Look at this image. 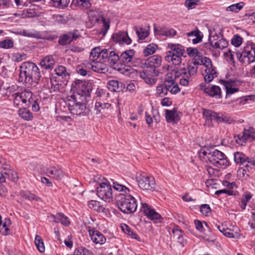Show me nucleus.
<instances>
[{
    "label": "nucleus",
    "instance_id": "49",
    "mask_svg": "<svg viewBox=\"0 0 255 255\" xmlns=\"http://www.w3.org/2000/svg\"><path fill=\"white\" fill-rule=\"evenodd\" d=\"M223 234L225 236L230 238H236L239 236V234L237 231H234L229 228H225L223 231Z\"/></svg>",
    "mask_w": 255,
    "mask_h": 255
},
{
    "label": "nucleus",
    "instance_id": "23",
    "mask_svg": "<svg viewBox=\"0 0 255 255\" xmlns=\"http://www.w3.org/2000/svg\"><path fill=\"white\" fill-rule=\"evenodd\" d=\"M162 58L158 55H154L148 58L145 61V66L150 67L155 69L160 66L161 64Z\"/></svg>",
    "mask_w": 255,
    "mask_h": 255
},
{
    "label": "nucleus",
    "instance_id": "8",
    "mask_svg": "<svg viewBox=\"0 0 255 255\" xmlns=\"http://www.w3.org/2000/svg\"><path fill=\"white\" fill-rule=\"evenodd\" d=\"M203 153L207 156L210 162L216 167L224 168L229 165V161L226 155L217 149L209 152L204 151Z\"/></svg>",
    "mask_w": 255,
    "mask_h": 255
},
{
    "label": "nucleus",
    "instance_id": "46",
    "mask_svg": "<svg viewBox=\"0 0 255 255\" xmlns=\"http://www.w3.org/2000/svg\"><path fill=\"white\" fill-rule=\"evenodd\" d=\"M244 5V2H240L227 7L226 10L228 11L238 12L243 7Z\"/></svg>",
    "mask_w": 255,
    "mask_h": 255
},
{
    "label": "nucleus",
    "instance_id": "11",
    "mask_svg": "<svg viewBox=\"0 0 255 255\" xmlns=\"http://www.w3.org/2000/svg\"><path fill=\"white\" fill-rule=\"evenodd\" d=\"M139 187L143 190L152 191L155 187L154 178L151 176L139 174L136 176Z\"/></svg>",
    "mask_w": 255,
    "mask_h": 255
},
{
    "label": "nucleus",
    "instance_id": "64",
    "mask_svg": "<svg viewBox=\"0 0 255 255\" xmlns=\"http://www.w3.org/2000/svg\"><path fill=\"white\" fill-rule=\"evenodd\" d=\"M172 233L173 235V238L176 240L183 235L181 230L177 227L172 230Z\"/></svg>",
    "mask_w": 255,
    "mask_h": 255
},
{
    "label": "nucleus",
    "instance_id": "59",
    "mask_svg": "<svg viewBox=\"0 0 255 255\" xmlns=\"http://www.w3.org/2000/svg\"><path fill=\"white\" fill-rule=\"evenodd\" d=\"M200 212L205 216H208L209 214L211 213V208L208 204H202L200 206Z\"/></svg>",
    "mask_w": 255,
    "mask_h": 255
},
{
    "label": "nucleus",
    "instance_id": "6",
    "mask_svg": "<svg viewBox=\"0 0 255 255\" xmlns=\"http://www.w3.org/2000/svg\"><path fill=\"white\" fill-rule=\"evenodd\" d=\"M77 96L78 97L67 96L66 104L71 114L75 115H83L86 109L85 104L83 103L85 99L80 96Z\"/></svg>",
    "mask_w": 255,
    "mask_h": 255
},
{
    "label": "nucleus",
    "instance_id": "63",
    "mask_svg": "<svg viewBox=\"0 0 255 255\" xmlns=\"http://www.w3.org/2000/svg\"><path fill=\"white\" fill-rule=\"evenodd\" d=\"M84 68H88L84 65V63L83 65H79L77 68V73L83 76H86L87 74V71Z\"/></svg>",
    "mask_w": 255,
    "mask_h": 255
},
{
    "label": "nucleus",
    "instance_id": "1",
    "mask_svg": "<svg viewBox=\"0 0 255 255\" xmlns=\"http://www.w3.org/2000/svg\"><path fill=\"white\" fill-rule=\"evenodd\" d=\"M113 187L115 190L123 192L116 196V204L119 209L125 214L135 212L137 207L136 200L130 194L129 189L118 182H113Z\"/></svg>",
    "mask_w": 255,
    "mask_h": 255
},
{
    "label": "nucleus",
    "instance_id": "28",
    "mask_svg": "<svg viewBox=\"0 0 255 255\" xmlns=\"http://www.w3.org/2000/svg\"><path fill=\"white\" fill-rule=\"evenodd\" d=\"M22 100V104L28 107L30 106V104L33 103V94L29 90H25L20 92Z\"/></svg>",
    "mask_w": 255,
    "mask_h": 255
},
{
    "label": "nucleus",
    "instance_id": "54",
    "mask_svg": "<svg viewBox=\"0 0 255 255\" xmlns=\"http://www.w3.org/2000/svg\"><path fill=\"white\" fill-rule=\"evenodd\" d=\"M136 33L139 39L142 40L148 35V32L142 28H135Z\"/></svg>",
    "mask_w": 255,
    "mask_h": 255
},
{
    "label": "nucleus",
    "instance_id": "25",
    "mask_svg": "<svg viewBox=\"0 0 255 255\" xmlns=\"http://www.w3.org/2000/svg\"><path fill=\"white\" fill-rule=\"evenodd\" d=\"M165 119L168 123H175L180 120L179 112L174 108L172 110H165Z\"/></svg>",
    "mask_w": 255,
    "mask_h": 255
},
{
    "label": "nucleus",
    "instance_id": "45",
    "mask_svg": "<svg viewBox=\"0 0 255 255\" xmlns=\"http://www.w3.org/2000/svg\"><path fill=\"white\" fill-rule=\"evenodd\" d=\"M56 74L59 76H61L62 78H66L69 76V74L66 71V67L60 65L55 69Z\"/></svg>",
    "mask_w": 255,
    "mask_h": 255
},
{
    "label": "nucleus",
    "instance_id": "26",
    "mask_svg": "<svg viewBox=\"0 0 255 255\" xmlns=\"http://www.w3.org/2000/svg\"><path fill=\"white\" fill-rule=\"evenodd\" d=\"M203 115L205 118L206 124L210 125L213 120L216 122L218 120V113L210 110L203 109Z\"/></svg>",
    "mask_w": 255,
    "mask_h": 255
},
{
    "label": "nucleus",
    "instance_id": "36",
    "mask_svg": "<svg viewBox=\"0 0 255 255\" xmlns=\"http://www.w3.org/2000/svg\"><path fill=\"white\" fill-rule=\"evenodd\" d=\"M111 105L108 103H103L101 102H96L95 105V111L96 114L98 115L104 112L105 110H108L110 108Z\"/></svg>",
    "mask_w": 255,
    "mask_h": 255
},
{
    "label": "nucleus",
    "instance_id": "48",
    "mask_svg": "<svg viewBox=\"0 0 255 255\" xmlns=\"http://www.w3.org/2000/svg\"><path fill=\"white\" fill-rule=\"evenodd\" d=\"M225 123L228 124H232L235 123V121L230 117L224 115L220 116L218 113V120H217V123Z\"/></svg>",
    "mask_w": 255,
    "mask_h": 255
},
{
    "label": "nucleus",
    "instance_id": "12",
    "mask_svg": "<svg viewBox=\"0 0 255 255\" xmlns=\"http://www.w3.org/2000/svg\"><path fill=\"white\" fill-rule=\"evenodd\" d=\"M158 70L150 67L145 66L139 73V76L148 84L153 85L156 83L154 77L158 76Z\"/></svg>",
    "mask_w": 255,
    "mask_h": 255
},
{
    "label": "nucleus",
    "instance_id": "5",
    "mask_svg": "<svg viewBox=\"0 0 255 255\" xmlns=\"http://www.w3.org/2000/svg\"><path fill=\"white\" fill-rule=\"evenodd\" d=\"M198 67L189 64L187 69L181 68L178 70L176 73V77H180L179 83L180 85L186 86L189 85V82L197 75Z\"/></svg>",
    "mask_w": 255,
    "mask_h": 255
},
{
    "label": "nucleus",
    "instance_id": "42",
    "mask_svg": "<svg viewBox=\"0 0 255 255\" xmlns=\"http://www.w3.org/2000/svg\"><path fill=\"white\" fill-rule=\"evenodd\" d=\"M252 197V195L250 193H246L243 195L241 199V202L240 204V207L243 209H246V206Z\"/></svg>",
    "mask_w": 255,
    "mask_h": 255
},
{
    "label": "nucleus",
    "instance_id": "58",
    "mask_svg": "<svg viewBox=\"0 0 255 255\" xmlns=\"http://www.w3.org/2000/svg\"><path fill=\"white\" fill-rule=\"evenodd\" d=\"M243 38L239 35H235L232 39V44L236 47L240 46L242 43Z\"/></svg>",
    "mask_w": 255,
    "mask_h": 255
},
{
    "label": "nucleus",
    "instance_id": "47",
    "mask_svg": "<svg viewBox=\"0 0 255 255\" xmlns=\"http://www.w3.org/2000/svg\"><path fill=\"white\" fill-rule=\"evenodd\" d=\"M235 138L237 143L242 146L245 145L246 142L249 141L247 138H246V135L244 132L235 136Z\"/></svg>",
    "mask_w": 255,
    "mask_h": 255
},
{
    "label": "nucleus",
    "instance_id": "14",
    "mask_svg": "<svg viewBox=\"0 0 255 255\" xmlns=\"http://www.w3.org/2000/svg\"><path fill=\"white\" fill-rule=\"evenodd\" d=\"M21 33L24 36L48 40H53L57 37V35L51 34L47 31L40 32L35 30H23Z\"/></svg>",
    "mask_w": 255,
    "mask_h": 255
},
{
    "label": "nucleus",
    "instance_id": "62",
    "mask_svg": "<svg viewBox=\"0 0 255 255\" xmlns=\"http://www.w3.org/2000/svg\"><path fill=\"white\" fill-rule=\"evenodd\" d=\"M202 65H205L206 69L215 68L212 65L211 60L207 57H202Z\"/></svg>",
    "mask_w": 255,
    "mask_h": 255
},
{
    "label": "nucleus",
    "instance_id": "18",
    "mask_svg": "<svg viewBox=\"0 0 255 255\" xmlns=\"http://www.w3.org/2000/svg\"><path fill=\"white\" fill-rule=\"evenodd\" d=\"M112 39L115 42H118L120 44L128 45L131 42V40L129 37L128 33L125 31H119L114 33Z\"/></svg>",
    "mask_w": 255,
    "mask_h": 255
},
{
    "label": "nucleus",
    "instance_id": "15",
    "mask_svg": "<svg viewBox=\"0 0 255 255\" xmlns=\"http://www.w3.org/2000/svg\"><path fill=\"white\" fill-rule=\"evenodd\" d=\"M234 157V161L236 164L242 165L244 167H249L250 165L255 166V160L252 158L248 157L243 152H235Z\"/></svg>",
    "mask_w": 255,
    "mask_h": 255
},
{
    "label": "nucleus",
    "instance_id": "38",
    "mask_svg": "<svg viewBox=\"0 0 255 255\" xmlns=\"http://www.w3.org/2000/svg\"><path fill=\"white\" fill-rule=\"evenodd\" d=\"M11 225V221L9 218H6L3 222L0 223V232L3 235H6L9 231L8 228Z\"/></svg>",
    "mask_w": 255,
    "mask_h": 255
},
{
    "label": "nucleus",
    "instance_id": "9",
    "mask_svg": "<svg viewBox=\"0 0 255 255\" xmlns=\"http://www.w3.org/2000/svg\"><path fill=\"white\" fill-rule=\"evenodd\" d=\"M99 54L92 55V51L90 52L89 62L85 61L84 65L88 69H92L94 71L98 73H105L107 71V65L105 64L103 59L99 57Z\"/></svg>",
    "mask_w": 255,
    "mask_h": 255
},
{
    "label": "nucleus",
    "instance_id": "20",
    "mask_svg": "<svg viewBox=\"0 0 255 255\" xmlns=\"http://www.w3.org/2000/svg\"><path fill=\"white\" fill-rule=\"evenodd\" d=\"M155 34L172 37L177 34V32L173 28H167L165 27L158 26L154 27Z\"/></svg>",
    "mask_w": 255,
    "mask_h": 255
},
{
    "label": "nucleus",
    "instance_id": "4",
    "mask_svg": "<svg viewBox=\"0 0 255 255\" xmlns=\"http://www.w3.org/2000/svg\"><path fill=\"white\" fill-rule=\"evenodd\" d=\"M96 54H99V57L102 59L104 62H108L113 68L122 73H124L123 69L114 66L119 62L120 63V56L115 51L109 50V49H103L100 47H95L92 50V55H96Z\"/></svg>",
    "mask_w": 255,
    "mask_h": 255
},
{
    "label": "nucleus",
    "instance_id": "40",
    "mask_svg": "<svg viewBox=\"0 0 255 255\" xmlns=\"http://www.w3.org/2000/svg\"><path fill=\"white\" fill-rule=\"evenodd\" d=\"M157 49V45L154 44H148L143 51V54L145 57L153 54Z\"/></svg>",
    "mask_w": 255,
    "mask_h": 255
},
{
    "label": "nucleus",
    "instance_id": "2",
    "mask_svg": "<svg viewBox=\"0 0 255 255\" xmlns=\"http://www.w3.org/2000/svg\"><path fill=\"white\" fill-rule=\"evenodd\" d=\"M41 75L38 67L33 63L27 62L22 63L20 67L19 81L24 82L28 86H35L40 80Z\"/></svg>",
    "mask_w": 255,
    "mask_h": 255
},
{
    "label": "nucleus",
    "instance_id": "3",
    "mask_svg": "<svg viewBox=\"0 0 255 255\" xmlns=\"http://www.w3.org/2000/svg\"><path fill=\"white\" fill-rule=\"evenodd\" d=\"M230 52V59L236 55L239 60L243 64H249L255 61V44L252 41H248L241 51Z\"/></svg>",
    "mask_w": 255,
    "mask_h": 255
},
{
    "label": "nucleus",
    "instance_id": "32",
    "mask_svg": "<svg viewBox=\"0 0 255 255\" xmlns=\"http://www.w3.org/2000/svg\"><path fill=\"white\" fill-rule=\"evenodd\" d=\"M183 56V55L174 54V53L167 52L165 59L168 62H172L174 65H178L181 63ZM184 56L185 57V56Z\"/></svg>",
    "mask_w": 255,
    "mask_h": 255
},
{
    "label": "nucleus",
    "instance_id": "55",
    "mask_svg": "<svg viewBox=\"0 0 255 255\" xmlns=\"http://www.w3.org/2000/svg\"><path fill=\"white\" fill-rule=\"evenodd\" d=\"M238 175L243 179H247L249 176V170L248 167L240 168L237 171Z\"/></svg>",
    "mask_w": 255,
    "mask_h": 255
},
{
    "label": "nucleus",
    "instance_id": "39",
    "mask_svg": "<svg viewBox=\"0 0 255 255\" xmlns=\"http://www.w3.org/2000/svg\"><path fill=\"white\" fill-rule=\"evenodd\" d=\"M168 94L165 82L163 83L159 84L156 87V95L158 97H162L167 95Z\"/></svg>",
    "mask_w": 255,
    "mask_h": 255
},
{
    "label": "nucleus",
    "instance_id": "43",
    "mask_svg": "<svg viewBox=\"0 0 255 255\" xmlns=\"http://www.w3.org/2000/svg\"><path fill=\"white\" fill-rule=\"evenodd\" d=\"M215 49H223L228 45V41L224 38H220L219 40L214 43Z\"/></svg>",
    "mask_w": 255,
    "mask_h": 255
},
{
    "label": "nucleus",
    "instance_id": "53",
    "mask_svg": "<svg viewBox=\"0 0 255 255\" xmlns=\"http://www.w3.org/2000/svg\"><path fill=\"white\" fill-rule=\"evenodd\" d=\"M4 174L6 175L7 178L11 180L12 182H16L18 180V177L17 173L14 171L8 170L4 172Z\"/></svg>",
    "mask_w": 255,
    "mask_h": 255
},
{
    "label": "nucleus",
    "instance_id": "37",
    "mask_svg": "<svg viewBox=\"0 0 255 255\" xmlns=\"http://www.w3.org/2000/svg\"><path fill=\"white\" fill-rule=\"evenodd\" d=\"M90 208L93 209L99 212H106L107 209L101 205L100 203L96 200H91L88 202Z\"/></svg>",
    "mask_w": 255,
    "mask_h": 255
},
{
    "label": "nucleus",
    "instance_id": "10",
    "mask_svg": "<svg viewBox=\"0 0 255 255\" xmlns=\"http://www.w3.org/2000/svg\"><path fill=\"white\" fill-rule=\"evenodd\" d=\"M98 196L106 202L110 203L113 201V195L111 185L108 182H103L97 188Z\"/></svg>",
    "mask_w": 255,
    "mask_h": 255
},
{
    "label": "nucleus",
    "instance_id": "31",
    "mask_svg": "<svg viewBox=\"0 0 255 255\" xmlns=\"http://www.w3.org/2000/svg\"><path fill=\"white\" fill-rule=\"evenodd\" d=\"M202 75L204 76L205 82L209 83L214 79V78L217 77L218 73L216 72L215 68L210 69L209 68L205 70V72L202 74Z\"/></svg>",
    "mask_w": 255,
    "mask_h": 255
},
{
    "label": "nucleus",
    "instance_id": "19",
    "mask_svg": "<svg viewBox=\"0 0 255 255\" xmlns=\"http://www.w3.org/2000/svg\"><path fill=\"white\" fill-rule=\"evenodd\" d=\"M89 234L91 240L96 244L103 245L106 241L105 236L98 231L89 229Z\"/></svg>",
    "mask_w": 255,
    "mask_h": 255
},
{
    "label": "nucleus",
    "instance_id": "30",
    "mask_svg": "<svg viewBox=\"0 0 255 255\" xmlns=\"http://www.w3.org/2000/svg\"><path fill=\"white\" fill-rule=\"evenodd\" d=\"M168 47L170 49V51L167 52L174 53V54L184 56L185 54L184 47L179 44L169 43Z\"/></svg>",
    "mask_w": 255,
    "mask_h": 255
},
{
    "label": "nucleus",
    "instance_id": "16",
    "mask_svg": "<svg viewBox=\"0 0 255 255\" xmlns=\"http://www.w3.org/2000/svg\"><path fill=\"white\" fill-rule=\"evenodd\" d=\"M140 211V212H143L144 215L149 219L155 222L159 221L161 219L160 215L145 203H141Z\"/></svg>",
    "mask_w": 255,
    "mask_h": 255
},
{
    "label": "nucleus",
    "instance_id": "51",
    "mask_svg": "<svg viewBox=\"0 0 255 255\" xmlns=\"http://www.w3.org/2000/svg\"><path fill=\"white\" fill-rule=\"evenodd\" d=\"M13 42L10 39H6L0 41V48L10 49L13 47Z\"/></svg>",
    "mask_w": 255,
    "mask_h": 255
},
{
    "label": "nucleus",
    "instance_id": "33",
    "mask_svg": "<svg viewBox=\"0 0 255 255\" xmlns=\"http://www.w3.org/2000/svg\"><path fill=\"white\" fill-rule=\"evenodd\" d=\"M17 114L21 119L26 121H31L33 118L32 114L26 108H20Z\"/></svg>",
    "mask_w": 255,
    "mask_h": 255
},
{
    "label": "nucleus",
    "instance_id": "41",
    "mask_svg": "<svg viewBox=\"0 0 255 255\" xmlns=\"http://www.w3.org/2000/svg\"><path fill=\"white\" fill-rule=\"evenodd\" d=\"M34 243L37 250L40 253H43L45 251V247L44 245V243L40 236L36 235L35 236Z\"/></svg>",
    "mask_w": 255,
    "mask_h": 255
},
{
    "label": "nucleus",
    "instance_id": "21",
    "mask_svg": "<svg viewBox=\"0 0 255 255\" xmlns=\"http://www.w3.org/2000/svg\"><path fill=\"white\" fill-rule=\"evenodd\" d=\"M47 174L48 176L51 175L53 178L57 180H61L64 176V172L58 166H52L47 168Z\"/></svg>",
    "mask_w": 255,
    "mask_h": 255
},
{
    "label": "nucleus",
    "instance_id": "34",
    "mask_svg": "<svg viewBox=\"0 0 255 255\" xmlns=\"http://www.w3.org/2000/svg\"><path fill=\"white\" fill-rule=\"evenodd\" d=\"M214 42L211 37L209 38V42H206L200 45V50L203 51L206 55L209 54L213 52L214 48Z\"/></svg>",
    "mask_w": 255,
    "mask_h": 255
},
{
    "label": "nucleus",
    "instance_id": "60",
    "mask_svg": "<svg viewBox=\"0 0 255 255\" xmlns=\"http://www.w3.org/2000/svg\"><path fill=\"white\" fill-rule=\"evenodd\" d=\"M74 255H91V254L87 249L81 247L75 250Z\"/></svg>",
    "mask_w": 255,
    "mask_h": 255
},
{
    "label": "nucleus",
    "instance_id": "29",
    "mask_svg": "<svg viewBox=\"0 0 255 255\" xmlns=\"http://www.w3.org/2000/svg\"><path fill=\"white\" fill-rule=\"evenodd\" d=\"M55 62L51 56H47L42 59L40 65L44 69L49 70L53 68Z\"/></svg>",
    "mask_w": 255,
    "mask_h": 255
},
{
    "label": "nucleus",
    "instance_id": "17",
    "mask_svg": "<svg viewBox=\"0 0 255 255\" xmlns=\"http://www.w3.org/2000/svg\"><path fill=\"white\" fill-rule=\"evenodd\" d=\"M80 35L77 31L68 32L61 35L59 37L58 43L60 45L64 46L70 44L72 41L76 40Z\"/></svg>",
    "mask_w": 255,
    "mask_h": 255
},
{
    "label": "nucleus",
    "instance_id": "61",
    "mask_svg": "<svg viewBox=\"0 0 255 255\" xmlns=\"http://www.w3.org/2000/svg\"><path fill=\"white\" fill-rule=\"evenodd\" d=\"M199 0H186L185 2V5L188 9L194 8L195 5L198 4Z\"/></svg>",
    "mask_w": 255,
    "mask_h": 255
},
{
    "label": "nucleus",
    "instance_id": "57",
    "mask_svg": "<svg viewBox=\"0 0 255 255\" xmlns=\"http://www.w3.org/2000/svg\"><path fill=\"white\" fill-rule=\"evenodd\" d=\"M73 1L78 5L81 6L85 9H88L91 6V3L89 0H73Z\"/></svg>",
    "mask_w": 255,
    "mask_h": 255
},
{
    "label": "nucleus",
    "instance_id": "24",
    "mask_svg": "<svg viewBox=\"0 0 255 255\" xmlns=\"http://www.w3.org/2000/svg\"><path fill=\"white\" fill-rule=\"evenodd\" d=\"M125 86L124 83L115 80L109 81L107 85V88L112 92H121Z\"/></svg>",
    "mask_w": 255,
    "mask_h": 255
},
{
    "label": "nucleus",
    "instance_id": "44",
    "mask_svg": "<svg viewBox=\"0 0 255 255\" xmlns=\"http://www.w3.org/2000/svg\"><path fill=\"white\" fill-rule=\"evenodd\" d=\"M244 132L249 141H251L255 139V128L250 127L248 129L245 128Z\"/></svg>",
    "mask_w": 255,
    "mask_h": 255
},
{
    "label": "nucleus",
    "instance_id": "7",
    "mask_svg": "<svg viewBox=\"0 0 255 255\" xmlns=\"http://www.w3.org/2000/svg\"><path fill=\"white\" fill-rule=\"evenodd\" d=\"M72 90L73 91V94L70 96L78 97L77 95H79L85 99L86 97L90 96V93L92 90V84L88 81L76 80L72 83Z\"/></svg>",
    "mask_w": 255,
    "mask_h": 255
},
{
    "label": "nucleus",
    "instance_id": "13",
    "mask_svg": "<svg viewBox=\"0 0 255 255\" xmlns=\"http://www.w3.org/2000/svg\"><path fill=\"white\" fill-rule=\"evenodd\" d=\"M89 17L91 20H96L98 23H102L103 25L101 30V33L104 36L110 28V20L106 19L103 15L97 16V11L90 10L88 13Z\"/></svg>",
    "mask_w": 255,
    "mask_h": 255
},
{
    "label": "nucleus",
    "instance_id": "35",
    "mask_svg": "<svg viewBox=\"0 0 255 255\" xmlns=\"http://www.w3.org/2000/svg\"><path fill=\"white\" fill-rule=\"evenodd\" d=\"M53 221L56 223H60L62 225L68 226L70 224V222L68 218L62 213H57L55 215H51Z\"/></svg>",
    "mask_w": 255,
    "mask_h": 255
},
{
    "label": "nucleus",
    "instance_id": "50",
    "mask_svg": "<svg viewBox=\"0 0 255 255\" xmlns=\"http://www.w3.org/2000/svg\"><path fill=\"white\" fill-rule=\"evenodd\" d=\"M13 98V103L15 107H18L22 104V100L20 92H17L12 95Z\"/></svg>",
    "mask_w": 255,
    "mask_h": 255
},
{
    "label": "nucleus",
    "instance_id": "56",
    "mask_svg": "<svg viewBox=\"0 0 255 255\" xmlns=\"http://www.w3.org/2000/svg\"><path fill=\"white\" fill-rule=\"evenodd\" d=\"M203 224H205V226L207 228H208V229L209 228V227L208 226L206 222H204L203 223L201 221L198 220H195L194 221V224L196 229L201 233L205 231V229L203 226Z\"/></svg>",
    "mask_w": 255,
    "mask_h": 255
},
{
    "label": "nucleus",
    "instance_id": "52",
    "mask_svg": "<svg viewBox=\"0 0 255 255\" xmlns=\"http://www.w3.org/2000/svg\"><path fill=\"white\" fill-rule=\"evenodd\" d=\"M55 6L59 8H63L66 7L70 0H52Z\"/></svg>",
    "mask_w": 255,
    "mask_h": 255
},
{
    "label": "nucleus",
    "instance_id": "27",
    "mask_svg": "<svg viewBox=\"0 0 255 255\" xmlns=\"http://www.w3.org/2000/svg\"><path fill=\"white\" fill-rule=\"evenodd\" d=\"M205 93L216 99H221L222 97L221 88L218 86L213 85L208 89H205Z\"/></svg>",
    "mask_w": 255,
    "mask_h": 255
},
{
    "label": "nucleus",
    "instance_id": "22",
    "mask_svg": "<svg viewBox=\"0 0 255 255\" xmlns=\"http://www.w3.org/2000/svg\"><path fill=\"white\" fill-rule=\"evenodd\" d=\"M134 54L135 51L133 49L123 52L120 56V64L124 65L129 64L131 62Z\"/></svg>",
    "mask_w": 255,
    "mask_h": 255
}]
</instances>
